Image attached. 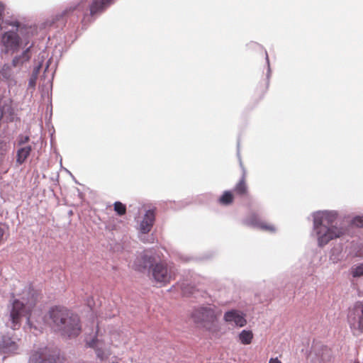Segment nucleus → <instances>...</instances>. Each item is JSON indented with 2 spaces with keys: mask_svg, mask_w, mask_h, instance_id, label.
I'll return each mask as SVG.
<instances>
[{
  "mask_svg": "<svg viewBox=\"0 0 363 363\" xmlns=\"http://www.w3.org/2000/svg\"><path fill=\"white\" fill-rule=\"evenodd\" d=\"M6 24L11 26L1 36V52L9 55H20L28 51V61L31 59L35 43L32 40L35 28L18 21H6Z\"/></svg>",
  "mask_w": 363,
  "mask_h": 363,
  "instance_id": "nucleus-1",
  "label": "nucleus"
},
{
  "mask_svg": "<svg viewBox=\"0 0 363 363\" xmlns=\"http://www.w3.org/2000/svg\"><path fill=\"white\" fill-rule=\"evenodd\" d=\"M113 0H91L86 5L85 0H81L77 4H74L67 7L60 14L57 15L59 17L65 18L71 16L74 12L77 11L82 13V28L86 29L89 24L93 23L100 15H101L112 4Z\"/></svg>",
  "mask_w": 363,
  "mask_h": 363,
  "instance_id": "nucleus-2",
  "label": "nucleus"
},
{
  "mask_svg": "<svg viewBox=\"0 0 363 363\" xmlns=\"http://www.w3.org/2000/svg\"><path fill=\"white\" fill-rule=\"evenodd\" d=\"M37 301L36 291L29 286L23 291L21 298H15L11 303L10 310L11 328L16 330L20 327L21 319L27 315L35 306Z\"/></svg>",
  "mask_w": 363,
  "mask_h": 363,
  "instance_id": "nucleus-3",
  "label": "nucleus"
},
{
  "mask_svg": "<svg viewBox=\"0 0 363 363\" xmlns=\"http://www.w3.org/2000/svg\"><path fill=\"white\" fill-rule=\"evenodd\" d=\"M28 51L15 55L11 63L4 64L0 69V80L4 82L9 91L18 84V74L24 64L28 62Z\"/></svg>",
  "mask_w": 363,
  "mask_h": 363,
  "instance_id": "nucleus-4",
  "label": "nucleus"
},
{
  "mask_svg": "<svg viewBox=\"0 0 363 363\" xmlns=\"http://www.w3.org/2000/svg\"><path fill=\"white\" fill-rule=\"evenodd\" d=\"M335 214L327 212H319V245L327 244L330 240L340 237L342 232L335 226L328 227L324 223L332 224L335 220Z\"/></svg>",
  "mask_w": 363,
  "mask_h": 363,
  "instance_id": "nucleus-5",
  "label": "nucleus"
},
{
  "mask_svg": "<svg viewBox=\"0 0 363 363\" xmlns=\"http://www.w3.org/2000/svg\"><path fill=\"white\" fill-rule=\"evenodd\" d=\"M347 322L353 334L363 333L362 301H357L349 310Z\"/></svg>",
  "mask_w": 363,
  "mask_h": 363,
  "instance_id": "nucleus-6",
  "label": "nucleus"
},
{
  "mask_svg": "<svg viewBox=\"0 0 363 363\" xmlns=\"http://www.w3.org/2000/svg\"><path fill=\"white\" fill-rule=\"evenodd\" d=\"M191 318L195 323L204 328L216 320L215 311L210 306H201L194 308L191 313Z\"/></svg>",
  "mask_w": 363,
  "mask_h": 363,
  "instance_id": "nucleus-7",
  "label": "nucleus"
},
{
  "mask_svg": "<svg viewBox=\"0 0 363 363\" xmlns=\"http://www.w3.org/2000/svg\"><path fill=\"white\" fill-rule=\"evenodd\" d=\"M155 257L150 250L137 252L132 263V268L139 272H150V269L155 264Z\"/></svg>",
  "mask_w": 363,
  "mask_h": 363,
  "instance_id": "nucleus-8",
  "label": "nucleus"
},
{
  "mask_svg": "<svg viewBox=\"0 0 363 363\" xmlns=\"http://www.w3.org/2000/svg\"><path fill=\"white\" fill-rule=\"evenodd\" d=\"M82 331L79 318L77 315L69 312V318L63 323L59 333L62 336L69 338L77 337Z\"/></svg>",
  "mask_w": 363,
  "mask_h": 363,
  "instance_id": "nucleus-9",
  "label": "nucleus"
},
{
  "mask_svg": "<svg viewBox=\"0 0 363 363\" xmlns=\"http://www.w3.org/2000/svg\"><path fill=\"white\" fill-rule=\"evenodd\" d=\"M70 311L64 307L54 306L49 311V317L52 322V327L59 332L62 328L63 323L69 318Z\"/></svg>",
  "mask_w": 363,
  "mask_h": 363,
  "instance_id": "nucleus-10",
  "label": "nucleus"
},
{
  "mask_svg": "<svg viewBox=\"0 0 363 363\" xmlns=\"http://www.w3.org/2000/svg\"><path fill=\"white\" fill-rule=\"evenodd\" d=\"M30 363H62L60 355L55 351L47 349L34 352L30 357Z\"/></svg>",
  "mask_w": 363,
  "mask_h": 363,
  "instance_id": "nucleus-11",
  "label": "nucleus"
},
{
  "mask_svg": "<svg viewBox=\"0 0 363 363\" xmlns=\"http://www.w3.org/2000/svg\"><path fill=\"white\" fill-rule=\"evenodd\" d=\"M152 277L157 283L166 284L169 282L171 274L167 266L162 262H155L150 269Z\"/></svg>",
  "mask_w": 363,
  "mask_h": 363,
  "instance_id": "nucleus-12",
  "label": "nucleus"
},
{
  "mask_svg": "<svg viewBox=\"0 0 363 363\" xmlns=\"http://www.w3.org/2000/svg\"><path fill=\"white\" fill-rule=\"evenodd\" d=\"M242 223L245 225L250 226L255 228L261 229L262 230H267L274 232L275 228L273 225H268L262 222L256 213H251L248 216L242 220Z\"/></svg>",
  "mask_w": 363,
  "mask_h": 363,
  "instance_id": "nucleus-13",
  "label": "nucleus"
},
{
  "mask_svg": "<svg viewBox=\"0 0 363 363\" xmlns=\"http://www.w3.org/2000/svg\"><path fill=\"white\" fill-rule=\"evenodd\" d=\"M223 320L229 324L233 323L235 326L240 328L244 327L247 323L243 313L235 309L225 312Z\"/></svg>",
  "mask_w": 363,
  "mask_h": 363,
  "instance_id": "nucleus-14",
  "label": "nucleus"
},
{
  "mask_svg": "<svg viewBox=\"0 0 363 363\" xmlns=\"http://www.w3.org/2000/svg\"><path fill=\"white\" fill-rule=\"evenodd\" d=\"M18 345L16 340L9 335H3L0 340V353L6 354H16Z\"/></svg>",
  "mask_w": 363,
  "mask_h": 363,
  "instance_id": "nucleus-15",
  "label": "nucleus"
},
{
  "mask_svg": "<svg viewBox=\"0 0 363 363\" xmlns=\"http://www.w3.org/2000/svg\"><path fill=\"white\" fill-rule=\"evenodd\" d=\"M155 220V208L146 211L143 219L140 223V231L143 234L150 232Z\"/></svg>",
  "mask_w": 363,
  "mask_h": 363,
  "instance_id": "nucleus-16",
  "label": "nucleus"
},
{
  "mask_svg": "<svg viewBox=\"0 0 363 363\" xmlns=\"http://www.w3.org/2000/svg\"><path fill=\"white\" fill-rule=\"evenodd\" d=\"M43 67V62H38L37 65H35L32 70V72L28 79V84L27 91H30L31 94L35 89L37 79L38 78L39 73Z\"/></svg>",
  "mask_w": 363,
  "mask_h": 363,
  "instance_id": "nucleus-17",
  "label": "nucleus"
},
{
  "mask_svg": "<svg viewBox=\"0 0 363 363\" xmlns=\"http://www.w3.org/2000/svg\"><path fill=\"white\" fill-rule=\"evenodd\" d=\"M99 342V340L95 336L90 340H86V345L89 348L94 349L97 358L102 361L106 359L108 355L106 354L105 350L98 345Z\"/></svg>",
  "mask_w": 363,
  "mask_h": 363,
  "instance_id": "nucleus-18",
  "label": "nucleus"
},
{
  "mask_svg": "<svg viewBox=\"0 0 363 363\" xmlns=\"http://www.w3.org/2000/svg\"><path fill=\"white\" fill-rule=\"evenodd\" d=\"M33 150V145H26L18 147L16 151V163L20 165L23 164L30 156Z\"/></svg>",
  "mask_w": 363,
  "mask_h": 363,
  "instance_id": "nucleus-19",
  "label": "nucleus"
},
{
  "mask_svg": "<svg viewBox=\"0 0 363 363\" xmlns=\"http://www.w3.org/2000/svg\"><path fill=\"white\" fill-rule=\"evenodd\" d=\"M233 194L231 191H225L218 199V203L223 206H228L233 202Z\"/></svg>",
  "mask_w": 363,
  "mask_h": 363,
  "instance_id": "nucleus-20",
  "label": "nucleus"
},
{
  "mask_svg": "<svg viewBox=\"0 0 363 363\" xmlns=\"http://www.w3.org/2000/svg\"><path fill=\"white\" fill-rule=\"evenodd\" d=\"M253 338V334L251 330H243L239 334V340L243 345H249Z\"/></svg>",
  "mask_w": 363,
  "mask_h": 363,
  "instance_id": "nucleus-21",
  "label": "nucleus"
},
{
  "mask_svg": "<svg viewBox=\"0 0 363 363\" xmlns=\"http://www.w3.org/2000/svg\"><path fill=\"white\" fill-rule=\"evenodd\" d=\"M311 216L313 217V229L311 236L313 241L318 243V211L313 212Z\"/></svg>",
  "mask_w": 363,
  "mask_h": 363,
  "instance_id": "nucleus-22",
  "label": "nucleus"
},
{
  "mask_svg": "<svg viewBox=\"0 0 363 363\" xmlns=\"http://www.w3.org/2000/svg\"><path fill=\"white\" fill-rule=\"evenodd\" d=\"M234 191L240 196H243L247 193V187L246 186L244 177H242L235 185Z\"/></svg>",
  "mask_w": 363,
  "mask_h": 363,
  "instance_id": "nucleus-23",
  "label": "nucleus"
},
{
  "mask_svg": "<svg viewBox=\"0 0 363 363\" xmlns=\"http://www.w3.org/2000/svg\"><path fill=\"white\" fill-rule=\"evenodd\" d=\"M319 356H320L323 362H329L332 357V351L328 347H323L321 348V353H319Z\"/></svg>",
  "mask_w": 363,
  "mask_h": 363,
  "instance_id": "nucleus-24",
  "label": "nucleus"
},
{
  "mask_svg": "<svg viewBox=\"0 0 363 363\" xmlns=\"http://www.w3.org/2000/svg\"><path fill=\"white\" fill-rule=\"evenodd\" d=\"M113 208L117 215L120 216L126 213V206L121 201H116L113 203Z\"/></svg>",
  "mask_w": 363,
  "mask_h": 363,
  "instance_id": "nucleus-25",
  "label": "nucleus"
},
{
  "mask_svg": "<svg viewBox=\"0 0 363 363\" xmlns=\"http://www.w3.org/2000/svg\"><path fill=\"white\" fill-rule=\"evenodd\" d=\"M9 143L4 139H0V158H1L7 152Z\"/></svg>",
  "mask_w": 363,
  "mask_h": 363,
  "instance_id": "nucleus-26",
  "label": "nucleus"
},
{
  "mask_svg": "<svg viewBox=\"0 0 363 363\" xmlns=\"http://www.w3.org/2000/svg\"><path fill=\"white\" fill-rule=\"evenodd\" d=\"M352 274L354 277H359L363 276V263L352 268Z\"/></svg>",
  "mask_w": 363,
  "mask_h": 363,
  "instance_id": "nucleus-27",
  "label": "nucleus"
},
{
  "mask_svg": "<svg viewBox=\"0 0 363 363\" xmlns=\"http://www.w3.org/2000/svg\"><path fill=\"white\" fill-rule=\"evenodd\" d=\"M30 138L27 135H20L18 137V145L20 147L24 146L26 145H28L27 143L29 142Z\"/></svg>",
  "mask_w": 363,
  "mask_h": 363,
  "instance_id": "nucleus-28",
  "label": "nucleus"
},
{
  "mask_svg": "<svg viewBox=\"0 0 363 363\" xmlns=\"http://www.w3.org/2000/svg\"><path fill=\"white\" fill-rule=\"evenodd\" d=\"M5 6L4 4L0 1V28L3 29L5 28V26L4 25V21L3 20V15L4 13Z\"/></svg>",
  "mask_w": 363,
  "mask_h": 363,
  "instance_id": "nucleus-29",
  "label": "nucleus"
},
{
  "mask_svg": "<svg viewBox=\"0 0 363 363\" xmlns=\"http://www.w3.org/2000/svg\"><path fill=\"white\" fill-rule=\"evenodd\" d=\"M352 223L358 228H363V216L355 217L352 220Z\"/></svg>",
  "mask_w": 363,
  "mask_h": 363,
  "instance_id": "nucleus-30",
  "label": "nucleus"
},
{
  "mask_svg": "<svg viewBox=\"0 0 363 363\" xmlns=\"http://www.w3.org/2000/svg\"><path fill=\"white\" fill-rule=\"evenodd\" d=\"M266 62L267 65V72L266 74V77H267V84H269V77L271 75V69H270V65H269V60L268 54L267 52H266Z\"/></svg>",
  "mask_w": 363,
  "mask_h": 363,
  "instance_id": "nucleus-31",
  "label": "nucleus"
},
{
  "mask_svg": "<svg viewBox=\"0 0 363 363\" xmlns=\"http://www.w3.org/2000/svg\"><path fill=\"white\" fill-rule=\"evenodd\" d=\"M26 322H27V324L31 328H36L35 326L33 325V323H31V320H30V318L29 316H28L26 318Z\"/></svg>",
  "mask_w": 363,
  "mask_h": 363,
  "instance_id": "nucleus-32",
  "label": "nucleus"
},
{
  "mask_svg": "<svg viewBox=\"0 0 363 363\" xmlns=\"http://www.w3.org/2000/svg\"><path fill=\"white\" fill-rule=\"evenodd\" d=\"M269 363H281V362L277 358H271Z\"/></svg>",
  "mask_w": 363,
  "mask_h": 363,
  "instance_id": "nucleus-33",
  "label": "nucleus"
},
{
  "mask_svg": "<svg viewBox=\"0 0 363 363\" xmlns=\"http://www.w3.org/2000/svg\"><path fill=\"white\" fill-rule=\"evenodd\" d=\"M112 363H118V362H113Z\"/></svg>",
  "mask_w": 363,
  "mask_h": 363,
  "instance_id": "nucleus-34",
  "label": "nucleus"
}]
</instances>
